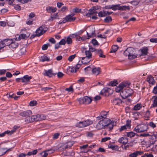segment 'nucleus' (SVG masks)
<instances>
[{
    "label": "nucleus",
    "mask_w": 157,
    "mask_h": 157,
    "mask_svg": "<svg viewBox=\"0 0 157 157\" xmlns=\"http://www.w3.org/2000/svg\"><path fill=\"white\" fill-rule=\"evenodd\" d=\"M73 11L74 12L77 13H80L81 10V9H79L78 8H76L73 9Z\"/></svg>",
    "instance_id": "4d7b16f0"
},
{
    "label": "nucleus",
    "mask_w": 157,
    "mask_h": 157,
    "mask_svg": "<svg viewBox=\"0 0 157 157\" xmlns=\"http://www.w3.org/2000/svg\"><path fill=\"white\" fill-rule=\"evenodd\" d=\"M38 151L36 149L35 150L31 151H29L28 152L27 155H36Z\"/></svg>",
    "instance_id": "a19ab883"
},
{
    "label": "nucleus",
    "mask_w": 157,
    "mask_h": 157,
    "mask_svg": "<svg viewBox=\"0 0 157 157\" xmlns=\"http://www.w3.org/2000/svg\"><path fill=\"white\" fill-rule=\"evenodd\" d=\"M142 106L140 103H138L135 105L132 109L133 110L136 111L139 110L141 108Z\"/></svg>",
    "instance_id": "cd10ccee"
},
{
    "label": "nucleus",
    "mask_w": 157,
    "mask_h": 157,
    "mask_svg": "<svg viewBox=\"0 0 157 157\" xmlns=\"http://www.w3.org/2000/svg\"><path fill=\"white\" fill-rule=\"evenodd\" d=\"M113 102L115 104L118 105L122 103V101L121 99H114L113 101Z\"/></svg>",
    "instance_id": "58836bf2"
},
{
    "label": "nucleus",
    "mask_w": 157,
    "mask_h": 157,
    "mask_svg": "<svg viewBox=\"0 0 157 157\" xmlns=\"http://www.w3.org/2000/svg\"><path fill=\"white\" fill-rule=\"evenodd\" d=\"M66 41L67 44H71L72 42V40L71 38L69 36L67 38Z\"/></svg>",
    "instance_id": "de8ad7c7"
},
{
    "label": "nucleus",
    "mask_w": 157,
    "mask_h": 157,
    "mask_svg": "<svg viewBox=\"0 0 157 157\" xmlns=\"http://www.w3.org/2000/svg\"><path fill=\"white\" fill-rule=\"evenodd\" d=\"M131 121L128 120L126 121V124L124 125L121 126V128L119 129V131L120 132L122 131L127 129L130 128H131Z\"/></svg>",
    "instance_id": "1a4fd4ad"
},
{
    "label": "nucleus",
    "mask_w": 157,
    "mask_h": 157,
    "mask_svg": "<svg viewBox=\"0 0 157 157\" xmlns=\"http://www.w3.org/2000/svg\"><path fill=\"white\" fill-rule=\"evenodd\" d=\"M120 84V87H121V88L124 89V87L127 86L128 87V86L131 84V83L129 82L126 81L125 82L121 83Z\"/></svg>",
    "instance_id": "4be33fe9"
},
{
    "label": "nucleus",
    "mask_w": 157,
    "mask_h": 157,
    "mask_svg": "<svg viewBox=\"0 0 157 157\" xmlns=\"http://www.w3.org/2000/svg\"><path fill=\"white\" fill-rule=\"evenodd\" d=\"M86 57L88 59H90L92 57V54L90 51L86 50L85 51Z\"/></svg>",
    "instance_id": "e433bc0d"
},
{
    "label": "nucleus",
    "mask_w": 157,
    "mask_h": 157,
    "mask_svg": "<svg viewBox=\"0 0 157 157\" xmlns=\"http://www.w3.org/2000/svg\"><path fill=\"white\" fill-rule=\"evenodd\" d=\"M88 144L83 145L82 146H80V148L82 151H83L84 152H87L88 151H85V150H86V149L88 147Z\"/></svg>",
    "instance_id": "4c0bfd02"
},
{
    "label": "nucleus",
    "mask_w": 157,
    "mask_h": 157,
    "mask_svg": "<svg viewBox=\"0 0 157 157\" xmlns=\"http://www.w3.org/2000/svg\"><path fill=\"white\" fill-rule=\"evenodd\" d=\"M59 16L58 13H55L54 14H51V16L48 20V21H53L55 19L58 18Z\"/></svg>",
    "instance_id": "393cba45"
},
{
    "label": "nucleus",
    "mask_w": 157,
    "mask_h": 157,
    "mask_svg": "<svg viewBox=\"0 0 157 157\" xmlns=\"http://www.w3.org/2000/svg\"><path fill=\"white\" fill-rule=\"evenodd\" d=\"M60 45H65L66 43V41L64 39H62L59 43Z\"/></svg>",
    "instance_id": "e2e57ef3"
},
{
    "label": "nucleus",
    "mask_w": 157,
    "mask_h": 157,
    "mask_svg": "<svg viewBox=\"0 0 157 157\" xmlns=\"http://www.w3.org/2000/svg\"><path fill=\"white\" fill-rule=\"evenodd\" d=\"M123 88H121V87H120V84H119L118 86H117L116 88V91L117 92L119 93L121 92L123 90Z\"/></svg>",
    "instance_id": "a18cd8bd"
},
{
    "label": "nucleus",
    "mask_w": 157,
    "mask_h": 157,
    "mask_svg": "<svg viewBox=\"0 0 157 157\" xmlns=\"http://www.w3.org/2000/svg\"><path fill=\"white\" fill-rule=\"evenodd\" d=\"M79 35H78L77 37H76V40L77 41H79L80 40H82L83 41L85 40L86 39V38H84V39H82V38Z\"/></svg>",
    "instance_id": "bf43d9fd"
},
{
    "label": "nucleus",
    "mask_w": 157,
    "mask_h": 157,
    "mask_svg": "<svg viewBox=\"0 0 157 157\" xmlns=\"http://www.w3.org/2000/svg\"><path fill=\"white\" fill-rule=\"evenodd\" d=\"M25 121L27 123L31 122V121L30 120V116H27L25 118Z\"/></svg>",
    "instance_id": "680f3d73"
},
{
    "label": "nucleus",
    "mask_w": 157,
    "mask_h": 157,
    "mask_svg": "<svg viewBox=\"0 0 157 157\" xmlns=\"http://www.w3.org/2000/svg\"><path fill=\"white\" fill-rule=\"evenodd\" d=\"M118 48V47L117 45H113L111 48L110 52L115 53L117 50Z\"/></svg>",
    "instance_id": "c756f323"
},
{
    "label": "nucleus",
    "mask_w": 157,
    "mask_h": 157,
    "mask_svg": "<svg viewBox=\"0 0 157 157\" xmlns=\"http://www.w3.org/2000/svg\"><path fill=\"white\" fill-rule=\"evenodd\" d=\"M42 59V62H44L45 61H49V58L47 56H44L41 57Z\"/></svg>",
    "instance_id": "c03bdc74"
},
{
    "label": "nucleus",
    "mask_w": 157,
    "mask_h": 157,
    "mask_svg": "<svg viewBox=\"0 0 157 157\" xmlns=\"http://www.w3.org/2000/svg\"><path fill=\"white\" fill-rule=\"evenodd\" d=\"M120 10L122 11L126 10H130V7L129 6H120Z\"/></svg>",
    "instance_id": "473e14b6"
},
{
    "label": "nucleus",
    "mask_w": 157,
    "mask_h": 157,
    "mask_svg": "<svg viewBox=\"0 0 157 157\" xmlns=\"http://www.w3.org/2000/svg\"><path fill=\"white\" fill-rule=\"evenodd\" d=\"M128 141V138L126 137H121L118 140V142L124 145L126 144Z\"/></svg>",
    "instance_id": "dca6fc26"
},
{
    "label": "nucleus",
    "mask_w": 157,
    "mask_h": 157,
    "mask_svg": "<svg viewBox=\"0 0 157 157\" xmlns=\"http://www.w3.org/2000/svg\"><path fill=\"white\" fill-rule=\"evenodd\" d=\"M118 84L117 81L116 80H114L110 82L109 84V86H116Z\"/></svg>",
    "instance_id": "72a5a7b5"
},
{
    "label": "nucleus",
    "mask_w": 157,
    "mask_h": 157,
    "mask_svg": "<svg viewBox=\"0 0 157 157\" xmlns=\"http://www.w3.org/2000/svg\"><path fill=\"white\" fill-rule=\"evenodd\" d=\"M77 101L81 104H88L90 103L92 101V99H77Z\"/></svg>",
    "instance_id": "9d476101"
},
{
    "label": "nucleus",
    "mask_w": 157,
    "mask_h": 157,
    "mask_svg": "<svg viewBox=\"0 0 157 157\" xmlns=\"http://www.w3.org/2000/svg\"><path fill=\"white\" fill-rule=\"evenodd\" d=\"M108 112L105 111H102L100 113L101 116L97 117L98 120L101 119L103 118H105L106 117V115Z\"/></svg>",
    "instance_id": "5701e85b"
},
{
    "label": "nucleus",
    "mask_w": 157,
    "mask_h": 157,
    "mask_svg": "<svg viewBox=\"0 0 157 157\" xmlns=\"http://www.w3.org/2000/svg\"><path fill=\"white\" fill-rule=\"evenodd\" d=\"M147 81L150 84H151L152 85L155 84V81L154 78L152 77L149 76L147 78Z\"/></svg>",
    "instance_id": "bb28decb"
},
{
    "label": "nucleus",
    "mask_w": 157,
    "mask_h": 157,
    "mask_svg": "<svg viewBox=\"0 0 157 157\" xmlns=\"http://www.w3.org/2000/svg\"><path fill=\"white\" fill-rule=\"evenodd\" d=\"M108 147L112 150L117 151L118 150V147L117 145H110L108 146Z\"/></svg>",
    "instance_id": "ea45409f"
},
{
    "label": "nucleus",
    "mask_w": 157,
    "mask_h": 157,
    "mask_svg": "<svg viewBox=\"0 0 157 157\" xmlns=\"http://www.w3.org/2000/svg\"><path fill=\"white\" fill-rule=\"evenodd\" d=\"M133 94V91L129 87L127 89H123L120 94L122 98H127L132 97Z\"/></svg>",
    "instance_id": "7ed1b4c3"
},
{
    "label": "nucleus",
    "mask_w": 157,
    "mask_h": 157,
    "mask_svg": "<svg viewBox=\"0 0 157 157\" xmlns=\"http://www.w3.org/2000/svg\"><path fill=\"white\" fill-rule=\"evenodd\" d=\"M93 9L91 8H90L89 11L90 12L87 13L86 14V16L88 17H91V16L94 14H96L98 12L97 11H95L94 10H93Z\"/></svg>",
    "instance_id": "6ab92c4d"
},
{
    "label": "nucleus",
    "mask_w": 157,
    "mask_h": 157,
    "mask_svg": "<svg viewBox=\"0 0 157 157\" xmlns=\"http://www.w3.org/2000/svg\"><path fill=\"white\" fill-rule=\"evenodd\" d=\"M20 52L21 55L25 54L26 52L25 48H22L20 50Z\"/></svg>",
    "instance_id": "8fccbe9b"
},
{
    "label": "nucleus",
    "mask_w": 157,
    "mask_h": 157,
    "mask_svg": "<svg viewBox=\"0 0 157 157\" xmlns=\"http://www.w3.org/2000/svg\"><path fill=\"white\" fill-rule=\"evenodd\" d=\"M95 29L92 28L91 29H90L89 31V32H87V35L89 38H91L92 36H95Z\"/></svg>",
    "instance_id": "a211bd4d"
},
{
    "label": "nucleus",
    "mask_w": 157,
    "mask_h": 157,
    "mask_svg": "<svg viewBox=\"0 0 157 157\" xmlns=\"http://www.w3.org/2000/svg\"><path fill=\"white\" fill-rule=\"evenodd\" d=\"M52 88L50 87H43L41 89V91H44L45 92L47 90H50L52 89Z\"/></svg>",
    "instance_id": "603ef678"
},
{
    "label": "nucleus",
    "mask_w": 157,
    "mask_h": 157,
    "mask_svg": "<svg viewBox=\"0 0 157 157\" xmlns=\"http://www.w3.org/2000/svg\"><path fill=\"white\" fill-rule=\"evenodd\" d=\"M7 97L10 98H18V97L16 96L13 94L12 92H10L9 94L7 93L6 94Z\"/></svg>",
    "instance_id": "2f4dec72"
},
{
    "label": "nucleus",
    "mask_w": 157,
    "mask_h": 157,
    "mask_svg": "<svg viewBox=\"0 0 157 157\" xmlns=\"http://www.w3.org/2000/svg\"><path fill=\"white\" fill-rule=\"evenodd\" d=\"M32 114V112L30 110L25 111L20 113L19 115L23 117H26Z\"/></svg>",
    "instance_id": "2eb2a0df"
},
{
    "label": "nucleus",
    "mask_w": 157,
    "mask_h": 157,
    "mask_svg": "<svg viewBox=\"0 0 157 157\" xmlns=\"http://www.w3.org/2000/svg\"><path fill=\"white\" fill-rule=\"evenodd\" d=\"M59 135V133H57L54 134L53 135V139L54 140L57 139Z\"/></svg>",
    "instance_id": "338daca9"
},
{
    "label": "nucleus",
    "mask_w": 157,
    "mask_h": 157,
    "mask_svg": "<svg viewBox=\"0 0 157 157\" xmlns=\"http://www.w3.org/2000/svg\"><path fill=\"white\" fill-rule=\"evenodd\" d=\"M98 16L100 17H105V13L102 11H100L98 13Z\"/></svg>",
    "instance_id": "6e6d98bb"
},
{
    "label": "nucleus",
    "mask_w": 157,
    "mask_h": 157,
    "mask_svg": "<svg viewBox=\"0 0 157 157\" xmlns=\"http://www.w3.org/2000/svg\"><path fill=\"white\" fill-rule=\"evenodd\" d=\"M6 149V148H0V156L4 155L6 152V151H5Z\"/></svg>",
    "instance_id": "37998d69"
},
{
    "label": "nucleus",
    "mask_w": 157,
    "mask_h": 157,
    "mask_svg": "<svg viewBox=\"0 0 157 157\" xmlns=\"http://www.w3.org/2000/svg\"><path fill=\"white\" fill-rule=\"evenodd\" d=\"M92 71L93 74L97 75L99 74L101 72V68L99 67H95L92 69Z\"/></svg>",
    "instance_id": "f3484780"
},
{
    "label": "nucleus",
    "mask_w": 157,
    "mask_h": 157,
    "mask_svg": "<svg viewBox=\"0 0 157 157\" xmlns=\"http://www.w3.org/2000/svg\"><path fill=\"white\" fill-rule=\"evenodd\" d=\"M92 43L94 45H98L99 43L95 39H93L92 40Z\"/></svg>",
    "instance_id": "0e129e2a"
},
{
    "label": "nucleus",
    "mask_w": 157,
    "mask_h": 157,
    "mask_svg": "<svg viewBox=\"0 0 157 157\" xmlns=\"http://www.w3.org/2000/svg\"><path fill=\"white\" fill-rule=\"evenodd\" d=\"M120 4H116L112 5V10L114 11L117 10H120Z\"/></svg>",
    "instance_id": "c9c22d12"
},
{
    "label": "nucleus",
    "mask_w": 157,
    "mask_h": 157,
    "mask_svg": "<svg viewBox=\"0 0 157 157\" xmlns=\"http://www.w3.org/2000/svg\"><path fill=\"white\" fill-rule=\"evenodd\" d=\"M135 49L134 48L129 47L124 51V55L126 56H128V58L130 59H132L137 57V56L134 54Z\"/></svg>",
    "instance_id": "f03ea898"
},
{
    "label": "nucleus",
    "mask_w": 157,
    "mask_h": 157,
    "mask_svg": "<svg viewBox=\"0 0 157 157\" xmlns=\"http://www.w3.org/2000/svg\"><path fill=\"white\" fill-rule=\"evenodd\" d=\"M32 78V76H29L26 75L22 77V82L24 83L25 84H27L30 82V80Z\"/></svg>",
    "instance_id": "ddd939ff"
},
{
    "label": "nucleus",
    "mask_w": 157,
    "mask_h": 157,
    "mask_svg": "<svg viewBox=\"0 0 157 157\" xmlns=\"http://www.w3.org/2000/svg\"><path fill=\"white\" fill-rule=\"evenodd\" d=\"M112 20V17L110 16L106 17L104 20L105 23H109L111 22Z\"/></svg>",
    "instance_id": "f704fd0d"
},
{
    "label": "nucleus",
    "mask_w": 157,
    "mask_h": 157,
    "mask_svg": "<svg viewBox=\"0 0 157 157\" xmlns=\"http://www.w3.org/2000/svg\"><path fill=\"white\" fill-rule=\"evenodd\" d=\"M148 128V125L144 123H141L137 125L134 131L138 133H141L147 131Z\"/></svg>",
    "instance_id": "20e7f679"
},
{
    "label": "nucleus",
    "mask_w": 157,
    "mask_h": 157,
    "mask_svg": "<svg viewBox=\"0 0 157 157\" xmlns=\"http://www.w3.org/2000/svg\"><path fill=\"white\" fill-rule=\"evenodd\" d=\"M48 28L45 27V25H42L37 29L36 31V33L37 35V37L44 34L47 31Z\"/></svg>",
    "instance_id": "6e6552de"
},
{
    "label": "nucleus",
    "mask_w": 157,
    "mask_h": 157,
    "mask_svg": "<svg viewBox=\"0 0 157 157\" xmlns=\"http://www.w3.org/2000/svg\"><path fill=\"white\" fill-rule=\"evenodd\" d=\"M143 154V152L140 151H136L129 155V157H136L138 155H141Z\"/></svg>",
    "instance_id": "aec40b11"
},
{
    "label": "nucleus",
    "mask_w": 157,
    "mask_h": 157,
    "mask_svg": "<svg viewBox=\"0 0 157 157\" xmlns=\"http://www.w3.org/2000/svg\"><path fill=\"white\" fill-rule=\"evenodd\" d=\"M65 90L68 92H71V93H73L74 91V90L72 86H71L68 88H66Z\"/></svg>",
    "instance_id": "49530a36"
},
{
    "label": "nucleus",
    "mask_w": 157,
    "mask_h": 157,
    "mask_svg": "<svg viewBox=\"0 0 157 157\" xmlns=\"http://www.w3.org/2000/svg\"><path fill=\"white\" fill-rule=\"evenodd\" d=\"M103 12L105 13V17L106 16L109 15L112 13L113 12H109L105 10H103Z\"/></svg>",
    "instance_id": "69168bd1"
},
{
    "label": "nucleus",
    "mask_w": 157,
    "mask_h": 157,
    "mask_svg": "<svg viewBox=\"0 0 157 157\" xmlns=\"http://www.w3.org/2000/svg\"><path fill=\"white\" fill-rule=\"evenodd\" d=\"M113 93V90L112 89L105 87L101 90L99 95H101L102 97H107L111 95Z\"/></svg>",
    "instance_id": "39448f33"
},
{
    "label": "nucleus",
    "mask_w": 157,
    "mask_h": 157,
    "mask_svg": "<svg viewBox=\"0 0 157 157\" xmlns=\"http://www.w3.org/2000/svg\"><path fill=\"white\" fill-rule=\"evenodd\" d=\"M75 54H74L70 56L68 58V60L70 61H72L75 58Z\"/></svg>",
    "instance_id": "13d9d810"
},
{
    "label": "nucleus",
    "mask_w": 157,
    "mask_h": 157,
    "mask_svg": "<svg viewBox=\"0 0 157 157\" xmlns=\"http://www.w3.org/2000/svg\"><path fill=\"white\" fill-rule=\"evenodd\" d=\"M92 123V121L88 119L77 122L76 124V126L79 128H83L87 126Z\"/></svg>",
    "instance_id": "423d86ee"
},
{
    "label": "nucleus",
    "mask_w": 157,
    "mask_h": 157,
    "mask_svg": "<svg viewBox=\"0 0 157 157\" xmlns=\"http://www.w3.org/2000/svg\"><path fill=\"white\" fill-rule=\"evenodd\" d=\"M37 104V102L35 100H33L31 101L29 105L31 106H34L36 105Z\"/></svg>",
    "instance_id": "3c124183"
},
{
    "label": "nucleus",
    "mask_w": 157,
    "mask_h": 157,
    "mask_svg": "<svg viewBox=\"0 0 157 157\" xmlns=\"http://www.w3.org/2000/svg\"><path fill=\"white\" fill-rule=\"evenodd\" d=\"M38 114L33 115L34 121H39V117Z\"/></svg>",
    "instance_id": "052dcab7"
},
{
    "label": "nucleus",
    "mask_w": 157,
    "mask_h": 157,
    "mask_svg": "<svg viewBox=\"0 0 157 157\" xmlns=\"http://www.w3.org/2000/svg\"><path fill=\"white\" fill-rule=\"evenodd\" d=\"M130 3L133 5L136 6L139 4V2L137 1L133 0L131 1Z\"/></svg>",
    "instance_id": "5fc2aeb1"
},
{
    "label": "nucleus",
    "mask_w": 157,
    "mask_h": 157,
    "mask_svg": "<svg viewBox=\"0 0 157 157\" xmlns=\"http://www.w3.org/2000/svg\"><path fill=\"white\" fill-rule=\"evenodd\" d=\"M150 41L152 43H157V38H151Z\"/></svg>",
    "instance_id": "774afa93"
},
{
    "label": "nucleus",
    "mask_w": 157,
    "mask_h": 157,
    "mask_svg": "<svg viewBox=\"0 0 157 157\" xmlns=\"http://www.w3.org/2000/svg\"><path fill=\"white\" fill-rule=\"evenodd\" d=\"M9 41H10V42L8 43H6V45L7 46L8 45L9 48H17L18 46V44L17 43L13 42V41L12 39H10Z\"/></svg>",
    "instance_id": "f8f14e48"
},
{
    "label": "nucleus",
    "mask_w": 157,
    "mask_h": 157,
    "mask_svg": "<svg viewBox=\"0 0 157 157\" xmlns=\"http://www.w3.org/2000/svg\"><path fill=\"white\" fill-rule=\"evenodd\" d=\"M39 121L44 120L46 119V116L44 114H38Z\"/></svg>",
    "instance_id": "79ce46f5"
},
{
    "label": "nucleus",
    "mask_w": 157,
    "mask_h": 157,
    "mask_svg": "<svg viewBox=\"0 0 157 157\" xmlns=\"http://www.w3.org/2000/svg\"><path fill=\"white\" fill-rule=\"evenodd\" d=\"M103 52L101 49H98L95 54L99 55V57L101 58H105V56L103 55Z\"/></svg>",
    "instance_id": "b1692460"
},
{
    "label": "nucleus",
    "mask_w": 157,
    "mask_h": 157,
    "mask_svg": "<svg viewBox=\"0 0 157 157\" xmlns=\"http://www.w3.org/2000/svg\"><path fill=\"white\" fill-rule=\"evenodd\" d=\"M148 49L147 47H144L141 49V52L142 55L144 56L147 55L148 53Z\"/></svg>",
    "instance_id": "c85d7f7f"
},
{
    "label": "nucleus",
    "mask_w": 157,
    "mask_h": 157,
    "mask_svg": "<svg viewBox=\"0 0 157 157\" xmlns=\"http://www.w3.org/2000/svg\"><path fill=\"white\" fill-rule=\"evenodd\" d=\"M149 126L151 127L154 128L156 127V124H155L153 122H151L149 123Z\"/></svg>",
    "instance_id": "864d4df0"
},
{
    "label": "nucleus",
    "mask_w": 157,
    "mask_h": 157,
    "mask_svg": "<svg viewBox=\"0 0 157 157\" xmlns=\"http://www.w3.org/2000/svg\"><path fill=\"white\" fill-rule=\"evenodd\" d=\"M15 9L17 11H19L21 10V7L18 5H13Z\"/></svg>",
    "instance_id": "09e8293b"
},
{
    "label": "nucleus",
    "mask_w": 157,
    "mask_h": 157,
    "mask_svg": "<svg viewBox=\"0 0 157 157\" xmlns=\"http://www.w3.org/2000/svg\"><path fill=\"white\" fill-rule=\"evenodd\" d=\"M76 19V17H72L70 14L67 15L65 17L63 18V20H60L59 24H61L66 22H71L74 21Z\"/></svg>",
    "instance_id": "0eeeda50"
},
{
    "label": "nucleus",
    "mask_w": 157,
    "mask_h": 157,
    "mask_svg": "<svg viewBox=\"0 0 157 157\" xmlns=\"http://www.w3.org/2000/svg\"><path fill=\"white\" fill-rule=\"evenodd\" d=\"M9 40H10V39H7L1 41V43L0 44V50L5 46L6 45V44L5 43L7 42Z\"/></svg>",
    "instance_id": "a878e982"
},
{
    "label": "nucleus",
    "mask_w": 157,
    "mask_h": 157,
    "mask_svg": "<svg viewBox=\"0 0 157 157\" xmlns=\"http://www.w3.org/2000/svg\"><path fill=\"white\" fill-rule=\"evenodd\" d=\"M74 144V142L72 141H69L65 143L63 145V147L65 148H69Z\"/></svg>",
    "instance_id": "412c9836"
},
{
    "label": "nucleus",
    "mask_w": 157,
    "mask_h": 157,
    "mask_svg": "<svg viewBox=\"0 0 157 157\" xmlns=\"http://www.w3.org/2000/svg\"><path fill=\"white\" fill-rule=\"evenodd\" d=\"M136 135V133L133 132L131 131L126 133V136L131 138L134 137Z\"/></svg>",
    "instance_id": "7c9ffc66"
},
{
    "label": "nucleus",
    "mask_w": 157,
    "mask_h": 157,
    "mask_svg": "<svg viewBox=\"0 0 157 157\" xmlns=\"http://www.w3.org/2000/svg\"><path fill=\"white\" fill-rule=\"evenodd\" d=\"M56 74V73H53V71L52 69L48 70V71L45 70V73H44V75L48 76L49 78L55 76Z\"/></svg>",
    "instance_id": "9b49d317"
},
{
    "label": "nucleus",
    "mask_w": 157,
    "mask_h": 157,
    "mask_svg": "<svg viewBox=\"0 0 157 157\" xmlns=\"http://www.w3.org/2000/svg\"><path fill=\"white\" fill-rule=\"evenodd\" d=\"M114 122L109 119L104 118L100 120L96 125V128L98 129L104 128L106 131H111L113 128Z\"/></svg>",
    "instance_id": "f257e3e1"
},
{
    "label": "nucleus",
    "mask_w": 157,
    "mask_h": 157,
    "mask_svg": "<svg viewBox=\"0 0 157 157\" xmlns=\"http://www.w3.org/2000/svg\"><path fill=\"white\" fill-rule=\"evenodd\" d=\"M57 10L56 7L48 6L46 8V10L48 13H53L55 12Z\"/></svg>",
    "instance_id": "4468645a"
}]
</instances>
